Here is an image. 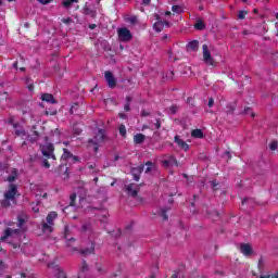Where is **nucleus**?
Returning a JSON list of instances; mask_svg holds the SVG:
<instances>
[{"label":"nucleus","instance_id":"obj_1","mask_svg":"<svg viewBox=\"0 0 278 278\" xmlns=\"http://www.w3.org/2000/svg\"><path fill=\"white\" fill-rule=\"evenodd\" d=\"M25 220H27V216L18 217V229L8 228L4 230V236L1 237V241L9 242V244H12V242L15 241L13 242V249H16L22 233H25V227H23L25 225Z\"/></svg>","mask_w":278,"mask_h":278},{"label":"nucleus","instance_id":"obj_2","mask_svg":"<svg viewBox=\"0 0 278 278\" xmlns=\"http://www.w3.org/2000/svg\"><path fill=\"white\" fill-rule=\"evenodd\" d=\"M16 197H18V186L10 184L4 191V200L2 201L3 207L16 204Z\"/></svg>","mask_w":278,"mask_h":278},{"label":"nucleus","instance_id":"obj_3","mask_svg":"<svg viewBox=\"0 0 278 278\" xmlns=\"http://www.w3.org/2000/svg\"><path fill=\"white\" fill-rule=\"evenodd\" d=\"M202 58L206 66H212L213 68H215L216 62L214 61V58H212V51L210 50L208 45L202 46Z\"/></svg>","mask_w":278,"mask_h":278},{"label":"nucleus","instance_id":"obj_4","mask_svg":"<svg viewBox=\"0 0 278 278\" xmlns=\"http://www.w3.org/2000/svg\"><path fill=\"white\" fill-rule=\"evenodd\" d=\"M58 218V213L50 212L47 216V224H43L42 230L47 233H51L53 231V220Z\"/></svg>","mask_w":278,"mask_h":278},{"label":"nucleus","instance_id":"obj_5","mask_svg":"<svg viewBox=\"0 0 278 278\" xmlns=\"http://www.w3.org/2000/svg\"><path fill=\"white\" fill-rule=\"evenodd\" d=\"M103 138H105V132L99 129L96 136L89 140V144H92L93 151H99V144L103 142Z\"/></svg>","mask_w":278,"mask_h":278},{"label":"nucleus","instance_id":"obj_6","mask_svg":"<svg viewBox=\"0 0 278 278\" xmlns=\"http://www.w3.org/2000/svg\"><path fill=\"white\" fill-rule=\"evenodd\" d=\"M117 36L121 42H129V40L134 38V35H131V31L125 27L117 29Z\"/></svg>","mask_w":278,"mask_h":278},{"label":"nucleus","instance_id":"obj_7","mask_svg":"<svg viewBox=\"0 0 278 278\" xmlns=\"http://www.w3.org/2000/svg\"><path fill=\"white\" fill-rule=\"evenodd\" d=\"M41 153L46 160H55V154H53V144L51 143L41 146Z\"/></svg>","mask_w":278,"mask_h":278},{"label":"nucleus","instance_id":"obj_8","mask_svg":"<svg viewBox=\"0 0 278 278\" xmlns=\"http://www.w3.org/2000/svg\"><path fill=\"white\" fill-rule=\"evenodd\" d=\"M104 79L109 88H116V77H114V74H112V72L110 71L104 72Z\"/></svg>","mask_w":278,"mask_h":278},{"label":"nucleus","instance_id":"obj_9","mask_svg":"<svg viewBox=\"0 0 278 278\" xmlns=\"http://www.w3.org/2000/svg\"><path fill=\"white\" fill-rule=\"evenodd\" d=\"M240 251L245 257H251V255H253V248L249 243H242L240 245Z\"/></svg>","mask_w":278,"mask_h":278},{"label":"nucleus","instance_id":"obj_10","mask_svg":"<svg viewBox=\"0 0 278 278\" xmlns=\"http://www.w3.org/2000/svg\"><path fill=\"white\" fill-rule=\"evenodd\" d=\"M139 190V185L130 184L126 186V192H128L129 197H137Z\"/></svg>","mask_w":278,"mask_h":278},{"label":"nucleus","instance_id":"obj_11","mask_svg":"<svg viewBox=\"0 0 278 278\" xmlns=\"http://www.w3.org/2000/svg\"><path fill=\"white\" fill-rule=\"evenodd\" d=\"M174 142H176V144L179 147V149H182V151H188V149H190V146H188L184 139L179 138V136H175Z\"/></svg>","mask_w":278,"mask_h":278},{"label":"nucleus","instance_id":"obj_12","mask_svg":"<svg viewBox=\"0 0 278 278\" xmlns=\"http://www.w3.org/2000/svg\"><path fill=\"white\" fill-rule=\"evenodd\" d=\"M164 27H170V23H168L167 21H165V22L157 21L153 25V29H155V31H162V29H164Z\"/></svg>","mask_w":278,"mask_h":278},{"label":"nucleus","instance_id":"obj_13","mask_svg":"<svg viewBox=\"0 0 278 278\" xmlns=\"http://www.w3.org/2000/svg\"><path fill=\"white\" fill-rule=\"evenodd\" d=\"M164 166H179L177 163V159L175 156H167L165 160H163Z\"/></svg>","mask_w":278,"mask_h":278},{"label":"nucleus","instance_id":"obj_14","mask_svg":"<svg viewBox=\"0 0 278 278\" xmlns=\"http://www.w3.org/2000/svg\"><path fill=\"white\" fill-rule=\"evenodd\" d=\"M64 153L63 155L61 156V160L64 161V160H72L73 162H77V156L73 155L71 152H68V150L64 149L63 150Z\"/></svg>","mask_w":278,"mask_h":278},{"label":"nucleus","instance_id":"obj_15","mask_svg":"<svg viewBox=\"0 0 278 278\" xmlns=\"http://www.w3.org/2000/svg\"><path fill=\"white\" fill-rule=\"evenodd\" d=\"M41 101H46V103H56L55 98L51 93H43L41 94Z\"/></svg>","mask_w":278,"mask_h":278},{"label":"nucleus","instance_id":"obj_16","mask_svg":"<svg viewBox=\"0 0 278 278\" xmlns=\"http://www.w3.org/2000/svg\"><path fill=\"white\" fill-rule=\"evenodd\" d=\"M16 177H18V170L16 168H11L7 180L12 184V181H16Z\"/></svg>","mask_w":278,"mask_h":278},{"label":"nucleus","instance_id":"obj_17","mask_svg":"<svg viewBox=\"0 0 278 278\" xmlns=\"http://www.w3.org/2000/svg\"><path fill=\"white\" fill-rule=\"evenodd\" d=\"M86 275H88V265L84 262L78 273V277L86 278Z\"/></svg>","mask_w":278,"mask_h":278},{"label":"nucleus","instance_id":"obj_18","mask_svg":"<svg viewBox=\"0 0 278 278\" xmlns=\"http://www.w3.org/2000/svg\"><path fill=\"white\" fill-rule=\"evenodd\" d=\"M134 142H135V144H142L144 142V135H142V134L135 135Z\"/></svg>","mask_w":278,"mask_h":278},{"label":"nucleus","instance_id":"obj_19","mask_svg":"<svg viewBox=\"0 0 278 278\" xmlns=\"http://www.w3.org/2000/svg\"><path fill=\"white\" fill-rule=\"evenodd\" d=\"M188 51H198L199 49V41H191L187 45Z\"/></svg>","mask_w":278,"mask_h":278},{"label":"nucleus","instance_id":"obj_20","mask_svg":"<svg viewBox=\"0 0 278 278\" xmlns=\"http://www.w3.org/2000/svg\"><path fill=\"white\" fill-rule=\"evenodd\" d=\"M13 127H14V129H15L16 136H21V137L27 136V132H25V129L18 128V125L13 124Z\"/></svg>","mask_w":278,"mask_h":278},{"label":"nucleus","instance_id":"obj_21","mask_svg":"<svg viewBox=\"0 0 278 278\" xmlns=\"http://www.w3.org/2000/svg\"><path fill=\"white\" fill-rule=\"evenodd\" d=\"M83 255H90L94 253V243H91L88 249L81 250Z\"/></svg>","mask_w":278,"mask_h":278},{"label":"nucleus","instance_id":"obj_22","mask_svg":"<svg viewBox=\"0 0 278 278\" xmlns=\"http://www.w3.org/2000/svg\"><path fill=\"white\" fill-rule=\"evenodd\" d=\"M79 0H62L61 4L63 5V8H71V5H73V3H78Z\"/></svg>","mask_w":278,"mask_h":278},{"label":"nucleus","instance_id":"obj_23","mask_svg":"<svg viewBox=\"0 0 278 278\" xmlns=\"http://www.w3.org/2000/svg\"><path fill=\"white\" fill-rule=\"evenodd\" d=\"M192 138H203V130L202 129H194L191 131Z\"/></svg>","mask_w":278,"mask_h":278},{"label":"nucleus","instance_id":"obj_24","mask_svg":"<svg viewBox=\"0 0 278 278\" xmlns=\"http://www.w3.org/2000/svg\"><path fill=\"white\" fill-rule=\"evenodd\" d=\"M118 129H119L121 136H123V138H125L127 136V128L125 127V125H123V124L119 125Z\"/></svg>","mask_w":278,"mask_h":278},{"label":"nucleus","instance_id":"obj_25","mask_svg":"<svg viewBox=\"0 0 278 278\" xmlns=\"http://www.w3.org/2000/svg\"><path fill=\"white\" fill-rule=\"evenodd\" d=\"M130 103H131V97H127V98H126V104L124 105L125 112H129V110H130L129 104H130Z\"/></svg>","mask_w":278,"mask_h":278},{"label":"nucleus","instance_id":"obj_26","mask_svg":"<svg viewBox=\"0 0 278 278\" xmlns=\"http://www.w3.org/2000/svg\"><path fill=\"white\" fill-rule=\"evenodd\" d=\"M96 269L98 270V273H105V266H103V264L101 263L96 264Z\"/></svg>","mask_w":278,"mask_h":278},{"label":"nucleus","instance_id":"obj_27","mask_svg":"<svg viewBox=\"0 0 278 278\" xmlns=\"http://www.w3.org/2000/svg\"><path fill=\"white\" fill-rule=\"evenodd\" d=\"M194 27L195 29H205V24L203 22H197Z\"/></svg>","mask_w":278,"mask_h":278},{"label":"nucleus","instance_id":"obj_28","mask_svg":"<svg viewBox=\"0 0 278 278\" xmlns=\"http://www.w3.org/2000/svg\"><path fill=\"white\" fill-rule=\"evenodd\" d=\"M62 23H64V25H71V24H73V18H71V17H63L62 18Z\"/></svg>","mask_w":278,"mask_h":278},{"label":"nucleus","instance_id":"obj_29","mask_svg":"<svg viewBox=\"0 0 278 278\" xmlns=\"http://www.w3.org/2000/svg\"><path fill=\"white\" fill-rule=\"evenodd\" d=\"M146 166V173H151V170H153V163L148 162Z\"/></svg>","mask_w":278,"mask_h":278},{"label":"nucleus","instance_id":"obj_30","mask_svg":"<svg viewBox=\"0 0 278 278\" xmlns=\"http://www.w3.org/2000/svg\"><path fill=\"white\" fill-rule=\"evenodd\" d=\"M277 147H278L277 141H271L270 144H269V149H270L271 151H276Z\"/></svg>","mask_w":278,"mask_h":278},{"label":"nucleus","instance_id":"obj_31","mask_svg":"<svg viewBox=\"0 0 278 278\" xmlns=\"http://www.w3.org/2000/svg\"><path fill=\"white\" fill-rule=\"evenodd\" d=\"M58 278H66V273L62 271L61 269H58Z\"/></svg>","mask_w":278,"mask_h":278},{"label":"nucleus","instance_id":"obj_32","mask_svg":"<svg viewBox=\"0 0 278 278\" xmlns=\"http://www.w3.org/2000/svg\"><path fill=\"white\" fill-rule=\"evenodd\" d=\"M159 214L162 216V218H164V220L168 219V216L166 215V211L162 210Z\"/></svg>","mask_w":278,"mask_h":278},{"label":"nucleus","instance_id":"obj_33","mask_svg":"<svg viewBox=\"0 0 278 278\" xmlns=\"http://www.w3.org/2000/svg\"><path fill=\"white\" fill-rule=\"evenodd\" d=\"M247 16V11H240L238 14V18H244Z\"/></svg>","mask_w":278,"mask_h":278},{"label":"nucleus","instance_id":"obj_34","mask_svg":"<svg viewBox=\"0 0 278 278\" xmlns=\"http://www.w3.org/2000/svg\"><path fill=\"white\" fill-rule=\"evenodd\" d=\"M137 21H138V17L136 16H131L128 18V23H131V25H134V23H137Z\"/></svg>","mask_w":278,"mask_h":278},{"label":"nucleus","instance_id":"obj_35","mask_svg":"<svg viewBox=\"0 0 278 278\" xmlns=\"http://www.w3.org/2000/svg\"><path fill=\"white\" fill-rule=\"evenodd\" d=\"M42 165L45 166V168H51V164H49V161H47V159L42 161Z\"/></svg>","mask_w":278,"mask_h":278},{"label":"nucleus","instance_id":"obj_36","mask_svg":"<svg viewBox=\"0 0 278 278\" xmlns=\"http://www.w3.org/2000/svg\"><path fill=\"white\" fill-rule=\"evenodd\" d=\"M70 199H71L70 205L73 207V205H74L73 203H75V199H77V195L76 194H72Z\"/></svg>","mask_w":278,"mask_h":278},{"label":"nucleus","instance_id":"obj_37","mask_svg":"<svg viewBox=\"0 0 278 278\" xmlns=\"http://www.w3.org/2000/svg\"><path fill=\"white\" fill-rule=\"evenodd\" d=\"M263 266H264V258L261 257L258 261V268H263Z\"/></svg>","mask_w":278,"mask_h":278},{"label":"nucleus","instance_id":"obj_38","mask_svg":"<svg viewBox=\"0 0 278 278\" xmlns=\"http://www.w3.org/2000/svg\"><path fill=\"white\" fill-rule=\"evenodd\" d=\"M33 212H35V213L40 212V207H38V204H36L35 206L33 204Z\"/></svg>","mask_w":278,"mask_h":278},{"label":"nucleus","instance_id":"obj_39","mask_svg":"<svg viewBox=\"0 0 278 278\" xmlns=\"http://www.w3.org/2000/svg\"><path fill=\"white\" fill-rule=\"evenodd\" d=\"M38 1H39V3H42L43 5L51 3V0H38Z\"/></svg>","mask_w":278,"mask_h":278},{"label":"nucleus","instance_id":"obj_40","mask_svg":"<svg viewBox=\"0 0 278 278\" xmlns=\"http://www.w3.org/2000/svg\"><path fill=\"white\" fill-rule=\"evenodd\" d=\"M245 114H251V116H255V114L253 112H251V109H245Z\"/></svg>","mask_w":278,"mask_h":278},{"label":"nucleus","instance_id":"obj_41","mask_svg":"<svg viewBox=\"0 0 278 278\" xmlns=\"http://www.w3.org/2000/svg\"><path fill=\"white\" fill-rule=\"evenodd\" d=\"M72 242H75V239H73V238L68 239L67 240V247H73V244H71Z\"/></svg>","mask_w":278,"mask_h":278},{"label":"nucleus","instance_id":"obj_42","mask_svg":"<svg viewBox=\"0 0 278 278\" xmlns=\"http://www.w3.org/2000/svg\"><path fill=\"white\" fill-rule=\"evenodd\" d=\"M172 114H175L177 112V106H172L170 109Z\"/></svg>","mask_w":278,"mask_h":278},{"label":"nucleus","instance_id":"obj_43","mask_svg":"<svg viewBox=\"0 0 278 278\" xmlns=\"http://www.w3.org/2000/svg\"><path fill=\"white\" fill-rule=\"evenodd\" d=\"M213 105H214V99L211 98V99L208 100V108H212Z\"/></svg>","mask_w":278,"mask_h":278},{"label":"nucleus","instance_id":"obj_44","mask_svg":"<svg viewBox=\"0 0 278 278\" xmlns=\"http://www.w3.org/2000/svg\"><path fill=\"white\" fill-rule=\"evenodd\" d=\"M172 10H173V12H179V7L174 5V7H172Z\"/></svg>","mask_w":278,"mask_h":278},{"label":"nucleus","instance_id":"obj_45","mask_svg":"<svg viewBox=\"0 0 278 278\" xmlns=\"http://www.w3.org/2000/svg\"><path fill=\"white\" fill-rule=\"evenodd\" d=\"M20 278H29L25 273L20 274Z\"/></svg>","mask_w":278,"mask_h":278},{"label":"nucleus","instance_id":"obj_46","mask_svg":"<svg viewBox=\"0 0 278 278\" xmlns=\"http://www.w3.org/2000/svg\"><path fill=\"white\" fill-rule=\"evenodd\" d=\"M37 197H42L43 199H47V193L46 192L40 193V194L37 193Z\"/></svg>","mask_w":278,"mask_h":278},{"label":"nucleus","instance_id":"obj_47","mask_svg":"<svg viewBox=\"0 0 278 278\" xmlns=\"http://www.w3.org/2000/svg\"><path fill=\"white\" fill-rule=\"evenodd\" d=\"M143 5H149L151 3V0H143Z\"/></svg>","mask_w":278,"mask_h":278},{"label":"nucleus","instance_id":"obj_48","mask_svg":"<svg viewBox=\"0 0 278 278\" xmlns=\"http://www.w3.org/2000/svg\"><path fill=\"white\" fill-rule=\"evenodd\" d=\"M119 118H127V115H125L124 113H119Z\"/></svg>","mask_w":278,"mask_h":278},{"label":"nucleus","instance_id":"obj_49","mask_svg":"<svg viewBox=\"0 0 278 278\" xmlns=\"http://www.w3.org/2000/svg\"><path fill=\"white\" fill-rule=\"evenodd\" d=\"M172 278H177V275L172 276ZM189 278H199V276H191Z\"/></svg>","mask_w":278,"mask_h":278},{"label":"nucleus","instance_id":"obj_50","mask_svg":"<svg viewBox=\"0 0 278 278\" xmlns=\"http://www.w3.org/2000/svg\"><path fill=\"white\" fill-rule=\"evenodd\" d=\"M211 184H212L213 188H216V186H218V184H216V181H212Z\"/></svg>","mask_w":278,"mask_h":278},{"label":"nucleus","instance_id":"obj_51","mask_svg":"<svg viewBox=\"0 0 278 278\" xmlns=\"http://www.w3.org/2000/svg\"><path fill=\"white\" fill-rule=\"evenodd\" d=\"M28 90L31 92V90H34V85H28Z\"/></svg>","mask_w":278,"mask_h":278},{"label":"nucleus","instance_id":"obj_52","mask_svg":"<svg viewBox=\"0 0 278 278\" xmlns=\"http://www.w3.org/2000/svg\"><path fill=\"white\" fill-rule=\"evenodd\" d=\"M88 168H89V170H93L94 165H89Z\"/></svg>","mask_w":278,"mask_h":278},{"label":"nucleus","instance_id":"obj_53","mask_svg":"<svg viewBox=\"0 0 278 278\" xmlns=\"http://www.w3.org/2000/svg\"><path fill=\"white\" fill-rule=\"evenodd\" d=\"M88 230V226H83V231H87Z\"/></svg>","mask_w":278,"mask_h":278},{"label":"nucleus","instance_id":"obj_54","mask_svg":"<svg viewBox=\"0 0 278 278\" xmlns=\"http://www.w3.org/2000/svg\"><path fill=\"white\" fill-rule=\"evenodd\" d=\"M89 27H90V29H94V27H97V25L92 24Z\"/></svg>","mask_w":278,"mask_h":278},{"label":"nucleus","instance_id":"obj_55","mask_svg":"<svg viewBox=\"0 0 278 278\" xmlns=\"http://www.w3.org/2000/svg\"><path fill=\"white\" fill-rule=\"evenodd\" d=\"M165 16H170V11L165 12Z\"/></svg>","mask_w":278,"mask_h":278},{"label":"nucleus","instance_id":"obj_56","mask_svg":"<svg viewBox=\"0 0 278 278\" xmlns=\"http://www.w3.org/2000/svg\"><path fill=\"white\" fill-rule=\"evenodd\" d=\"M139 180H140V177L135 176V181H139Z\"/></svg>","mask_w":278,"mask_h":278},{"label":"nucleus","instance_id":"obj_57","mask_svg":"<svg viewBox=\"0 0 278 278\" xmlns=\"http://www.w3.org/2000/svg\"><path fill=\"white\" fill-rule=\"evenodd\" d=\"M13 66H14V68H17L18 63H17V62H15V63L13 64Z\"/></svg>","mask_w":278,"mask_h":278},{"label":"nucleus","instance_id":"obj_58","mask_svg":"<svg viewBox=\"0 0 278 278\" xmlns=\"http://www.w3.org/2000/svg\"><path fill=\"white\" fill-rule=\"evenodd\" d=\"M27 249H34L31 245H27Z\"/></svg>","mask_w":278,"mask_h":278},{"label":"nucleus","instance_id":"obj_59","mask_svg":"<svg viewBox=\"0 0 278 278\" xmlns=\"http://www.w3.org/2000/svg\"><path fill=\"white\" fill-rule=\"evenodd\" d=\"M226 155H228V157H231V156L229 155V152H226Z\"/></svg>","mask_w":278,"mask_h":278},{"label":"nucleus","instance_id":"obj_60","mask_svg":"<svg viewBox=\"0 0 278 278\" xmlns=\"http://www.w3.org/2000/svg\"><path fill=\"white\" fill-rule=\"evenodd\" d=\"M228 112H233V109L228 110Z\"/></svg>","mask_w":278,"mask_h":278},{"label":"nucleus","instance_id":"obj_61","mask_svg":"<svg viewBox=\"0 0 278 278\" xmlns=\"http://www.w3.org/2000/svg\"><path fill=\"white\" fill-rule=\"evenodd\" d=\"M24 253H27V255H29V252H27V251H25V250H24Z\"/></svg>","mask_w":278,"mask_h":278},{"label":"nucleus","instance_id":"obj_62","mask_svg":"<svg viewBox=\"0 0 278 278\" xmlns=\"http://www.w3.org/2000/svg\"><path fill=\"white\" fill-rule=\"evenodd\" d=\"M276 18L278 20V13H276Z\"/></svg>","mask_w":278,"mask_h":278},{"label":"nucleus","instance_id":"obj_63","mask_svg":"<svg viewBox=\"0 0 278 278\" xmlns=\"http://www.w3.org/2000/svg\"><path fill=\"white\" fill-rule=\"evenodd\" d=\"M9 2L16 1V0H8Z\"/></svg>","mask_w":278,"mask_h":278},{"label":"nucleus","instance_id":"obj_64","mask_svg":"<svg viewBox=\"0 0 278 278\" xmlns=\"http://www.w3.org/2000/svg\"><path fill=\"white\" fill-rule=\"evenodd\" d=\"M65 210H68V207H65V208H64V212H65Z\"/></svg>","mask_w":278,"mask_h":278}]
</instances>
